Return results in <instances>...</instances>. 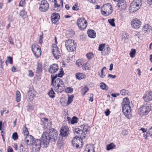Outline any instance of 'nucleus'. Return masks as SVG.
Listing matches in <instances>:
<instances>
[{"instance_id": "1", "label": "nucleus", "mask_w": 152, "mask_h": 152, "mask_svg": "<svg viewBox=\"0 0 152 152\" xmlns=\"http://www.w3.org/2000/svg\"><path fill=\"white\" fill-rule=\"evenodd\" d=\"M64 73L62 68L58 74L55 75H51V84L53 86L55 91L58 93H61L64 90L65 88V85L63 80L61 79L57 78V77H61Z\"/></svg>"}, {"instance_id": "2", "label": "nucleus", "mask_w": 152, "mask_h": 152, "mask_svg": "<svg viewBox=\"0 0 152 152\" xmlns=\"http://www.w3.org/2000/svg\"><path fill=\"white\" fill-rule=\"evenodd\" d=\"M58 134L57 131L54 128L49 129V133L44 132L42 136V145L45 147L47 146L50 141L54 142L57 139Z\"/></svg>"}, {"instance_id": "3", "label": "nucleus", "mask_w": 152, "mask_h": 152, "mask_svg": "<svg viewBox=\"0 0 152 152\" xmlns=\"http://www.w3.org/2000/svg\"><path fill=\"white\" fill-rule=\"evenodd\" d=\"M65 45L67 50L69 52H72L76 50L77 45L75 41L69 39L66 41Z\"/></svg>"}, {"instance_id": "4", "label": "nucleus", "mask_w": 152, "mask_h": 152, "mask_svg": "<svg viewBox=\"0 0 152 152\" xmlns=\"http://www.w3.org/2000/svg\"><path fill=\"white\" fill-rule=\"evenodd\" d=\"M111 4L107 3L103 5L101 8L102 14L104 16H108L111 14L113 12Z\"/></svg>"}, {"instance_id": "5", "label": "nucleus", "mask_w": 152, "mask_h": 152, "mask_svg": "<svg viewBox=\"0 0 152 152\" xmlns=\"http://www.w3.org/2000/svg\"><path fill=\"white\" fill-rule=\"evenodd\" d=\"M75 133L78 134V136L77 135L74 137V138H76V141L79 140L80 142H82L83 139H84L86 136V134L83 132V131L80 129L79 128H75Z\"/></svg>"}, {"instance_id": "6", "label": "nucleus", "mask_w": 152, "mask_h": 152, "mask_svg": "<svg viewBox=\"0 0 152 152\" xmlns=\"http://www.w3.org/2000/svg\"><path fill=\"white\" fill-rule=\"evenodd\" d=\"M142 3V0H134L130 4V8L133 9L134 12H136L140 8Z\"/></svg>"}, {"instance_id": "7", "label": "nucleus", "mask_w": 152, "mask_h": 152, "mask_svg": "<svg viewBox=\"0 0 152 152\" xmlns=\"http://www.w3.org/2000/svg\"><path fill=\"white\" fill-rule=\"evenodd\" d=\"M122 106V111L125 116L128 119L132 117L131 108L130 106Z\"/></svg>"}, {"instance_id": "8", "label": "nucleus", "mask_w": 152, "mask_h": 152, "mask_svg": "<svg viewBox=\"0 0 152 152\" xmlns=\"http://www.w3.org/2000/svg\"><path fill=\"white\" fill-rule=\"evenodd\" d=\"M77 23L79 28L81 30L85 29L87 25V22L84 18H80L78 19Z\"/></svg>"}, {"instance_id": "9", "label": "nucleus", "mask_w": 152, "mask_h": 152, "mask_svg": "<svg viewBox=\"0 0 152 152\" xmlns=\"http://www.w3.org/2000/svg\"><path fill=\"white\" fill-rule=\"evenodd\" d=\"M49 7V4L46 0H42L39 4V9L42 12H46L48 10Z\"/></svg>"}, {"instance_id": "10", "label": "nucleus", "mask_w": 152, "mask_h": 152, "mask_svg": "<svg viewBox=\"0 0 152 152\" xmlns=\"http://www.w3.org/2000/svg\"><path fill=\"white\" fill-rule=\"evenodd\" d=\"M151 110V106L146 104L140 108L139 110L143 115H146Z\"/></svg>"}, {"instance_id": "11", "label": "nucleus", "mask_w": 152, "mask_h": 152, "mask_svg": "<svg viewBox=\"0 0 152 152\" xmlns=\"http://www.w3.org/2000/svg\"><path fill=\"white\" fill-rule=\"evenodd\" d=\"M31 50L35 56L39 57L40 56L41 53V49L37 45L32 44L31 46Z\"/></svg>"}, {"instance_id": "12", "label": "nucleus", "mask_w": 152, "mask_h": 152, "mask_svg": "<svg viewBox=\"0 0 152 152\" xmlns=\"http://www.w3.org/2000/svg\"><path fill=\"white\" fill-rule=\"evenodd\" d=\"M142 23L140 20L137 18L133 19L131 22V24L133 28L137 29L141 25Z\"/></svg>"}, {"instance_id": "13", "label": "nucleus", "mask_w": 152, "mask_h": 152, "mask_svg": "<svg viewBox=\"0 0 152 152\" xmlns=\"http://www.w3.org/2000/svg\"><path fill=\"white\" fill-rule=\"evenodd\" d=\"M53 49L52 52L55 58L58 59L61 56V53L58 47L56 44L53 45Z\"/></svg>"}, {"instance_id": "14", "label": "nucleus", "mask_w": 152, "mask_h": 152, "mask_svg": "<svg viewBox=\"0 0 152 152\" xmlns=\"http://www.w3.org/2000/svg\"><path fill=\"white\" fill-rule=\"evenodd\" d=\"M58 69V65L57 64H54L50 66V68L48 69V71L50 73L52 74L51 75H53V74H54L56 75Z\"/></svg>"}, {"instance_id": "15", "label": "nucleus", "mask_w": 152, "mask_h": 152, "mask_svg": "<svg viewBox=\"0 0 152 152\" xmlns=\"http://www.w3.org/2000/svg\"><path fill=\"white\" fill-rule=\"evenodd\" d=\"M42 141H41L40 139H35L34 138L33 142H32L31 145L35 146L36 150L38 151L40 150L41 144L42 145Z\"/></svg>"}, {"instance_id": "16", "label": "nucleus", "mask_w": 152, "mask_h": 152, "mask_svg": "<svg viewBox=\"0 0 152 152\" xmlns=\"http://www.w3.org/2000/svg\"><path fill=\"white\" fill-rule=\"evenodd\" d=\"M69 129L67 126H62L61 130L60 135L62 137H66L69 134Z\"/></svg>"}, {"instance_id": "17", "label": "nucleus", "mask_w": 152, "mask_h": 152, "mask_svg": "<svg viewBox=\"0 0 152 152\" xmlns=\"http://www.w3.org/2000/svg\"><path fill=\"white\" fill-rule=\"evenodd\" d=\"M144 101L147 102L152 100V91H147L143 96Z\"/></svg>"}, {"instance_id": "18", "label": "nucleus", "mask_w": 152, "mask_h": 152, "mask_svg": "<svg viewBox=\"0 0 152 152\" xmlns=\"http://www.w3.org/2000/svg\"><path fill=\"white\" fill-rule=\"evenodd\" d=\"M51 20L53 23L56 24L60 18V16L58 13H54L52 15Z\"/></svg>"}, {"instance_id": "19", "label": "nucleus", "mask_w": 152, "mask_h": 152, "mask_svg": "<svg viewBox=\"0 0 152 152\" xmlns=\"http://www.w3.org/2000/svg\"><path fill=\"white\" fill-rule=\"evenodd\" d=\"M94 145L93 144L88 145L85 149V151L86 152H94Z\"/></svg>"}, {"instance_id": "20", "label": "nucleus", "mask_w": 152, "mask_h": 152, "mask_svg": "<svg viewBox=\"0 0 152 152\" xmlns=\"http://www.w3.org/2000/svg\"><path fill=\"white\" fill-rule=\"evenodd\" d=\"M33 90H29L27 93V97L30 100H32L34 97L35 96Z\"/></svg>"}, {"instance_id": "21", "label": "nucleus", "mask_w": 152, "mask_h": 152, "mask_svg": "<svg viewBox=\"0 0 152 152\" xmlns=\"http://www.w3.org/2000/svg\"><path fill=\"white\" fill-rule=\"evenodd\" d=\"M87 33L88 36L90 38H94L96 37V33L94 30H88Z\"/></svg>"}, {"instance_id": "22", "label": "nucleus", "mask_w": 152, "mask_h": 152, "mask_svg": "<svg viewBox=\"0 0 152 152\" xmlns=\"http://www.w3.org/2000/svg\"><path fill=\"white\" fill-rule=\"evenodd\" d=\"M151 29V27L149 25L145 24L144 26L142 29V31L145 32V33H149L150 30Z\"/></svg>"}, {"instance_id": "23", "label": "nucleus", "mask_w": 152, "mask_h": 152, "mask_svg": "<svg viewBox=\"0 0 152 152\" xmlns=\"http://www.w3.org/2000/svg\"><path fill=\"white\" fill-rule=\"evenodd\" d=\"M129 99L127 98H125L123 99V102L122 103V106H130Z\"/></svg>"}, {"instance_id": "24", "label": "nucleus", "mask_w": 152, "mask_h": 152, "mask_svg": "<svg viewBox=\"0 0 152 152\" xmlns=\"http://www.w3.org/2000/svg\"><path fill=\"white\" fill-rule=\"evenodd\" d=\"M76 78L79 80H81L86 77V75L82 73H77L76 74Z\"/></svg>"}, {"instance_id": "25", "label": "nucleus", "mask_w": 152, "mask_h": 152, "mask_svg": "<svg viewBox=\"0 0 152 152\" xmlns=\"http://www.w3.org/2000/svg\"><path fill=\"white\" fill-rule=\"evenodd\" d=\"M115 147V145H114V143L112 142L106 145V149L107 150L109 151L114 148Z\"/></svg>"}, {"instance_id": "26", "label": "nucleus", "mask_w": 152, "mask_h": 152, "mask_svg": "<svg viewBox=\"0 0 152 152\" xmlns=\"http://www.w3.org/2000/svg\"><path fill=\"white\" fill-rule=\"evenodd\" d=\"M31 138H32L31 136V135H28L26 136V137H25L24 139V141L26 142V144L29 145H31L32 142H31L29 140H28V139Z\"/></svg>"}, {"instance_id": "27", "label": "nucleus", "mask_w": 152, "mask_h": 152, "mask_svg": "<svg viewBox=\"0 0 152 152\" xmlns=\"http://www.w3.org/2000/svg\"><path fill=\"white\" fill-rule=\"evenodd\" d=\"M100 87L101 88L104 90H107L108 89V86L103 82H101L100 83Z\"/></svg>"}, {"instance_id": "28", "label": "nucleus", "mask_w": 152, "mask_h": 152, "mask_svg": "<svg viewBox=\"0 0 152 152\" xmlns=\"http://www.w3.org/2000/svg\"><path fill=\"white\" fill-rule=\"evenodd\" d=\"M42 71V67L41 63H38L37 64L36 73H39Z\"/></svg>"}, {"instance_id": "29", "label": "nucleus", "mask_w": 152, "mask_h": 152, "mask_svg": "<svg viewBox=\"0 0 152 152\" xmlns=\"http://www.w3.org/2000/svg\"><path fill=\"white\" fill-rule=\"evenodd\" d=\"M120 93L123 95L125 96H129L130 95V93L129 91L126 89H122L121 90Z\"/></svg>"}, {"instance_id": "30", "label": "nucleus", "mask_w": 152, "mask_h": 152, "mask_svg": "<svg viewBox=\"0 0 152 152\" xmlns=\"http://www.w3.org/2000/svg\"><path fill=\"white\" fill-rule=\"evenodd\" d=\"M16 101L17 102H19L20 101L21 95L20 92L17 91L16 93Z\"/></svg>"}, {"instance_id": "31", "label": "nucleus", "mask_w": 152, "mask_h": 152, "mask_svg": "<svg viewBox=\"0 0 152 152\" xmlns=\"http://www.w3.org/2000/svg\"><path fill=\"white\" fill-rule=\"evenodd\" d=\"M23 133L24 135H26V136L28 135V132L27 128L26 127V125L23 126V127L22 129Z\"/></svg>"}, {"instance_id": "32", "label": "nucleus", "mask_w": 152, "mask_h": 152, "mask_svg": "<svg viewBox=\"0 0 152 152\" xmlns=\"http://www.w3.org/2000/svg\"><path fill=\"white\" fill-rule=\"evenodd\" d=\"M149 135L150 136H151L152 135V127L149 129L148 131L146 132V135L145 134H143V137L145 136L146 137H148Z\"/></svg>"}, {"instance_id": "33", "label": "nucleus", "mask_w": 152, "mask_h": 152, "mask_svg": "<svg viewBox=\"0 0 152 152\" xmlns=\"http://www.w3.org/2000/svg\"><path fill=\"white\" fill-rule=\"evenodd\" d=\"M78 120V119L76 116H73L71 120V124H74L77 123Z\"/></svg>"}, {"instance_id": "34", "label": "nucleus", "mask_w": 152, "mask_h": 152, "mask_svg": "<svg viewBox=\"0 0 152 152\" xmlns=\"http://www.w3.org/2000/svg\"><path fill=\"white\" fill-rule=\"evenodd\" d=\"M19 147L20 149L19 152H28V151L24 148L23 145L20 144Z\"/></svg>"}, {"instance_id": "35", "label": "nucleus", "mask_w": 152, "mask_h": 152, "mask_svg": "<svg viewBox=\"0 0 152 152\" xmlns=\"http://www.w3.org/2000/svg\"><path fill=\"white\" fill-rule=\"evenodd\" d=\"M82 127L83 128L84 131H85L86 133L89 132V127L88 126V125L87 124H86V125H82L81 126V128H82Z\"/></svg>"}, {"instance_id": "36", "label": "nucleus", "mask_w": 152, "mask_h": 152, "mask_svg": "<svg viewBox=\"0 0 152 152\" xmlns=\"http://www.w3.org/2000/svg\"><path fill=\"white\" fill-rule=\"evenodd\" d=\"M73 98L74 95H73L69 96L68 100L67 102V104L68 105L70 104L72 102L73 100Z\"/></svg>"}, {"instance_id": "37", "label": "nucleus", "mask_w": 152, "mask_h": 152, "mask_svg": "<svg viewBox=\"0 0 152 152\" xmlns=\"http://www.w3.org/2000/svg\"><path fill=\"white\" fill-rule=\"evenodd\" d=\"M55 93L53 88H51L50 91L48 93V95H49L50 97L52 98H53L55 96Z\"/></svg>"}, {"instance_id": "38", "label": "nucleus", "mask_w": 152, "mask_h": 152, "mask_svg": "<svg viewBox=\"0 0 152 152\" xmlns=\"http://www.w3.org/2000/svg\"><path fill=\"white\" fill-rule=\"evenodd\" d=\"M65 89V92L68 93H72L73 91V88L70 87H67Z\"/></svg>"}, {"instance_id": "39", "label": "nucleus", "mask_w": 152, "mask_h": 152, "mask_svg": "<svg viewBox=\"0 0 152 152\" xmlns=\"http://www.w3.org/2000/svg\"><path fill=\"white\" fill-rule=\"evenodd\" d=\"M110 47L107 45L106 47H105L104 50V51L105 52V54H108L110 52Z\"/></svg>"}, {"instance_id": "40", "label": "nucleus", "mask_w": 152, "mask_h": 152, "mask_svg": "<svg viewBox=\"0 0 152 152\" xmlns=\"http://www.w3.org/2000/svg\"><path fill=\"white\" fill-rule=\"evenodd\" d=\"M115 19L114 18L109 19L108 20L109 23L112 26H115Z\"/></svg>"}, {"instance_id": "41", "label": "nucleus", "mask_w": 152, "mask_h": 152, "mask_svg": "<svg viewBox=\"0 0 152 152\" xmlns=\"http://www.w3.org/2000/svg\"><path fill=\"white\" fill-rule=\"evenodd\" d=\"M76 64L79 67H81L83 65V62L80 59L76 61Z\"/></svg>"}, {"instance_id": "42", "label": "nucleus", "mask_w": 152, "mask_h": 152, "mask_svg": "<svg viewBox=\"0 0 152 152\" xmlns=\"http://www.w3.org/2000/svg\"><path fill=\"white\" fill-rule=\"evenodd\" d=\"M118 2L117 4V5L118 7H120L122 5H124L126 3L125 1L124 0H120V1Z\"/></svg>"}, {"instance_id": "43", "label": "nucleus", "mask_w": 152, "mask_h": 152, "mask_svg": "<svg viewBox=\"0 0 152 152\" xmlns=\"http://www.w3.org/2000/svg\"><path fill=\"white\" fill-rule=\"evenodd\" d=\"M136 52L135 50L133 49H131V51L130 52L129 54L130 57L133 58Z\"/></svg>"}, {"instance_id": "44", "label": "nucleus", "mask_w": 152, "mask_h": 152, "mask_svg": "<svg viewBox=\"0 0 152 152\" xmlns=\"http://www.w3.org/2000/svg\"><path fill=\"white\" fill-rule=\"evenodd\" d=\"M18 135L16 132L13 133L12 135V138L14 140H16L18 139Z\"/></svg>"}, {"instance_id": "45", "label": "nucleus", "mask_w": 152, "mask_h": 152, "mask_svg": "<svg viewBox=\"0 0 152 152\" xmlns=\"http://www.w3.org/2000/svg\"><path fill=\"white\" fill-rule=\"evenodd\" d=\"M26 12L24 10H22L20 11V16H21L23 18H25L24 16L26 15Z\"/></svg>"}, {"instance_id": "46", "label": "nucleus", "mask_w": 152, "mask_h": 152, "mask_svg": "<svg viewBox=\"0 0 152 152\" xmlns=\"http://www.w3.org/2000/svg\"><path fill=\"white\" fill-rule=\"evenodd\" d=\"M86 56L88 59H90L93 57V54L91 53H90L86 55Z\"/></svg>"}, {"instance_id": "47", "label": "nucleus", "mask_w": 152, "mask_h": 152, "mask_svg": "<svg viewBox=\"0 0 152 152\" xmlns=\"http://www.w3.org/2000/svg\"><path fill=\"white\" fill-rule=\"evenodd\" d=\"M105 44H100L99 45L98 50L100 51H102L104 47Z\"/></svg>"}, {"instance_id": "48", "label": "nucleus", "mask_w": 152, "mask_h": 152, "mask_svg": "<svg viewBox=\"0 0 152 152\" xmlns=\"http://www.w3.org/2000/svg\"><path fill=\"white\" fill-rule=\"evenodd\" d=\"M103 70H101V74L98 72V75L100 77L102 78H104L105 76V75H104Z\"/></svg>"}, {"instance_id": "49", "label": "nucleus", "mask_w": 152, "mask_h": 152, "mask_svg": "<svg viewBox=\"0 0 152 152\" xmlns=\"http://www.w3.org/2000/svg\"><path fill=\"white\" fill-rule=\"evenodd\" d=\"M28 76L31 77H32L34 76V73L31 70H29L28 71Z\"/></svg>"}, {"instance_id": "50", "label": "nucleus", "mask_w": 152, "mask_h": 152, "mask_svg": "<svg viewBox=\"0 0 152 152\" xmlns=\"http://www.w3.org/2000/svg\"><path fill=\"white\" fill-rule=\"evenodd\" d=\"M25 0H21L19 4V6L23 7L25 4Z\"/></svg>"}, {"instance_id": "51", "label": "nucleus", "mask_w": 152, "mask_h": 152, "mask_svg": "<svg viewBox=\"0 0 152 152\" xmlns=\"http://www.w3.org/2000/svg\"><path fill=\"white\" fill-rule=\"evenodd\" d=\"M89 89L87 87H85L82 90V92L83 93V95H85L86 93L88 91Z\"/></svg>"}, {"instance_id": "52", "label": "nucleus", "mask_w": 152, "mask_h": 152, "mask_svg": "<svg viewBox=\"0 0 152 152\" xmlns=\"http://www.w3.org/2000/svg\"><path fill=\"white\" fill-rule=\"evenodd\" d=\"M82 67H83V69L85 70H87L89 69V67L87 65V63L85 64H84Z\"/></svg>"}, {"instance_id": "53", "label": "nucleus", "mask_w": 152, "mask_h": 152, "mask_svg": "<svg viewBox=\"0 0 152 152\" xmlns=\"http://www.w3.org/2000/svg\"><path fill=\"white\" fill-rule=\"evenodd\" d=\"M43 35L42 33V35H40L39 37V43L41 44L42 43V39H43Z\"/></svg>"}, {"instance_id": "54", "label": "nucleus", "mask_w": 152, "mask_h": 152, "mask_svg": "<svg viewBox=\"0 0 152 152\" xmlns=\"http://www.w3.org/2000/svg\"><path fill=\"white\" fill-rule=\"evenodd\" d=\"M66 118V120L68 121V123L69 124H71V119L68 116L66 115V116H65V118Z\"/></svg>"}, {"instance_id": "55", "label": "nucleus", "mask_w": 152, "mask_h": 152, "mask_svg": "<svg viewBox=\"0 0 152 152\" xmlns=\"http://www.w3.org/2000/svg\"><path fill=\"white\" fill-rule=\"evenodd\" d=\"M76 138H74V137H73V139L72 140V144L74 146H75L76 145V143H75V142H77V141H76Z\"/></svg>"}, {"instance_id": "56", "label": "nucleus", "mask_w": 152, "mask_h": 152, "mask_svg": "<svg viewBox=\"0 0 152 152\" xmlns=\"http://www.w3.org/2000/svg\"><path fill=\"white\" fill-rule=\"evenodd\" d=\"M72 8L73 10H78L79 9L78 8L77 5L76 4H75L73 6Z\"/></svg>"}, {"instance_id": "57", "label": "nucleus", "mask_w": 152, "mask_h": 152, "mask_svg": "<svg viewBox=\"0 0 152 152\" xmlns=\"http://www.w3.org/2000/svg\"><path fill=\"white\" fill-rule=\"evenodd\" d=\"M110 111L108 109H107L105 112V115L106 116H108L110 115Z\"/></svg>"}, {"instance_id": "58", "label": "nucleus", "mask_w": 152, "mask_h": 152, "mask_svg": "<svg viewBox=\"0 0 152 152\" xmlns=\"http://www.w3.org/2000/svg\"><path fill=\"white\" fill-rule=\"evenodd\" d=\"M7 152H13V150L12 148L10 146L7 148Z\"/></svg>"}, {"instance_id": "59", "label": "nucleus", "mask_w": 152, "mask_h": 152, "mask_svg": "<svg viewBox=\"0 0 152 152\" xmlns=\"http://www.w3.org/2000/svg\"><path fill=\"white\" fill-rule=\"evenodd\" d=\"M116 77V76L115 75H113L111 74H109L107 76V77H111L112 79H114Z\"/></svg>"}, {"instance_id": "60", "label": "nucleus", "mask_w": 152, "mask_h": 152, "mask_svg": "<svg viewBox=\"0 0 152 152\" xmlns=\"http://www.w3.org/2000/svg\"><path fill=\"white\" fill-rule=\"evenodd\" d=\"M8 58L9 60L10 63L12 64V58L11 57L9 56L8 57Z\"/></svg>"}, {"instance_id": "61", "label": "nucleus", "mask_w": 152, "mask_h": 152, "mask_svg": "<svg viewBox=\"0 0 152 152\" xmlns=\"http://www.w3.org/2000/svg\"><path fill=\"white\" fill-rule=\"evenodd\" d=\"M93 94H92L90 95V99L89 101H91V102H92L93 101Z\"/></svg>"}, {"instance_id": "62", "label": "nucleus", "mask_w": 152, "mask_h": 152, "mask_svg": "<svg viewBox=\"0 0 152 152\" xmlns=\"http://www.w3.org/2000/svg\"><path fill=\"white\" fill-rule=\"evenodd\" d=\"M54 7L56 8V7H59L60 6V5L58 4L57 2H55L54 3Z\"/></svg>"}, {"instance_id": "63", "label": "nucleus", "mask_w": 152, "mask_h": 152, "mask_svg": "<svg viewBox=\"0 0 152 152\" xmlns=\"http://www.w3.org/2000/svg\"><path fill=\"white\" fill-rule=\"evenodd\" d=\"M13 147L15 150L16 151L17 150L18 146L16 144H14Z\"/></svg>"}, {"instance_id": "64", "label": "nucleus", "mask_w": 152, "mask_h": 152, "mask_svg": "<svg viewBox=\"0 0 152 152\" xmlns=\"http://www.w3.org/2000/svg\"><path fill=\"white\" fill-rule=\"evenodd\" d=\"M16 69L14 66L11 69V71L12 72H15L16 71Z\"/></svg>"}]
</instances>
